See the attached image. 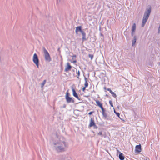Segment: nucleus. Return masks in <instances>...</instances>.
Wrapping results in <instances>:
<instances>
[{"label": "nucleus", "instance_id": "5701e85b", "mask_svg": "<svg viewBox=\"0 0 160 160\" xmlns=\"http://www.w3.org/2000/svg\"><path fill=\"white\" fill-rule=\"evenodd\" d=\"M77 74H78V77H77V78H79V76L80 75V71H78V72H77Z\"/></svg>", "mask_w": 160, "mask_h": 160}, {"label": "nucleus", "instance_id": "c9c22d12", "mask_svg": "<svg viewBox=\"0 0 160 160\" xmlns=\"http://www.w3.org/2000/svg\"><path fill=\"white\" fill-rule=\"evenodd\" d=\"M159 64L160 65V62L159 63Z\"/></svg>", "mask_w": 160, "mask_h": 160}, {"label": "nucleus", "instance_id": "ddd939ff", "mask_svg": "<svg viewBox=\"0 0 160 160\" xmlns=\"http://www.w3.org/2000/svg\"><path fill=\"white\" fill-rule=\"evenodd\" d=\"M119 157L120 160H123L124 159V157L123 154L121 153L119 154Z\"/></svg>", "mask_w": 160, "mask_h": 160}, {"label": "nucleus", "instance_id": "20e7f679", "mask_svg": "<svg viewBox=\"0 0 160 160\" xmlns=\"http://www.w3.org/2000/svg\"><path fill=\"white\" fill-rule=\"evenodd\" d=\"M69 94L67 91L66 92V94L65 95V99L66 100V102L68 103H70L71 102L74 103V99H72L71 97L69 96Z\"/></svg>", "mask_w": 160, "mask_h": 160}, {"label": "nucleus", "instance_id": "f704fd0d", "mask_svg": "<svg viewBox=\"0 0 160 160\" xmlns=\"http://www.w3.org/2000/svg\"><path fill=\"white\" fill-rule=\"evenodd\" d=\"M101 36H103L102 34H101Z\"/></svg>", "mask_w": 160, "mask_h": 160}, {"label": "nucleus", "instance_id": "cd10ccee", "mask_svg": "<svg viewBox=\"0 0 160 160\" xmlns=\"http://www.w3.org/2000/svg\"><path fill=\"white\" fill-rule=\"evenodd\" d=\"M100 107L101 108V110H103V109H104V108H103V107H102V105L101 106V107Z\"/></svg>", "mask_w": 160, "mask_h": 160}, {"label": "nucleus", "instance_id": "4be33fe9", "mask_svg": "<svg viewBox=\"0 0 160 160\" xmlns=\"http://www.w3.org/2000/svg\"><path fill=\"white\" fill-rule=\"evenodd\" d=\"M109 104L112 107H113V103H112V101L111 100H110L109 101Z\"/></svg>", "mask_w": 160, "mask_h": 160}, {"label": "nucleus", "instance_id": "6e6552de", "mask_svg": "<svg viewBox=\"0 0 160 160\" xmlns=\"http://www.w3.org/2000/svg\"><path fill=\"white\" fill-rule=\"evenodd\" d=\"M83 31L82 29V27L81 26H78L76 28L75 30V32L77 34H78V32H80L81 33Z\"/></svg>", "mask_w": 160, "mask_h": 160}, {"label": "nucleus", "instance_id": "393cba45", "mask_svg": "<svg viewBox=\"0 0 160 160\" xmlns=\"http://www.w3.org/2000/svg\"><path fill=\"white\" fill-rule=\"evenodd\" d=\"M102 113L105 112V110L104 109H103L102 110Z\"/></svg>", "mask_w": 160, "mask_h": 160}, {"label": "nucleus", "instance_id": "72a5a7b5", "mask_svg": "<svg viewBox=\"0 0 160 160\" xmlns=\"http://www.w3.org/2000/svg\"><path fill=\"white\" fill-rule=\"evenodd\" d=\"M114 112H115V113L116 114V113H117V112H116L115 110L114 111Z\"/></svg>", "mask_w": 160, "mask_h": 160}, {"label": "nucleus", "instance_id": "0eeeda50", "mask_svg": "<svg viewBox=\"0 0 160 160\" xmlns=\"http://www.w3.org/2000/svg\"><path fill=\"white\" fill-rule=\"evenodd\" d=\"M72 92L73 95L74 97L78 99L79 100H80V98H79L78 95L77 93V92H76V91H75V89L74 88H72Z\"/></svg>", "mask_w": 160, "mask_h": 160}, {"label": "nucleus", "instance_id": "39448f33", "mask_svg": "<svg viewBox=\"0 0 160 160\" xmlns=\"http://www.w3.org/2000/svg\"><path fill=\"white\" fill-rule=\"evenodd\" d=\"M33 61L36 64L37 67H39V59L38 56L36 53H35L34 54L33 57Z\"/></svg>", "mask_w": 160, "mask_h": 160}, {"label": "nucleus", "instance_id": "c85d7f7f", "mask_svg": "<svg viewBox=\"0 0 160 160\" xmlns=\"http://www.w3.org/2000/svg\"><path fill=\"white\" fill-rule=\"evenodd\" d=\"M93 112H91L88 113L89 115H91L93 113Z\"/></svg>", "mask_w": 160, "mask_h": 160}, {"label": "nucleus", "instance_id": "9d476101", "mask_svg": "<svg viewBox=\"0 0 160 160\" xmlns=\"http://www.w3.org/2000/svg\"><path fill=\"white\" fill-rule=\"evenodd\" d=\"M89 126L90 127H92L93 126H96H96L95 125V123L94 121L92 118H91V119Z\"/></svg>", "mask_w": 160, "mask_h": 160}, {"label": "nucleus", "instance_id": "c756f323", "mask_svg": "<svg viewBox=\"0 0 160 160\" xmlns=\"http://www.w3.org/2000/svg\"><path fill=\"white\" fill-rule=\"evenodd\" d=\"M57 2L58 3H59L61 2L60 0H57Z\"/></svg>", "mask_w": 160, "mask_h": 160}, {"label": "nucleus", "instance_id": "9b49d317", "mask_svg": "<svg viewBox=\"0 0 160 160\" xmlns=\"http://www.w3.org/2000/svg\"><path fill=\"white\" fill-rule=\"evenodd\" d=\"M107 90L108 91H109V92H110V93L112 94V96L114 98H116V97H117V95H116V94L114 92H112L111 90V89L109 88H108L107 89Z\"/></svg>", "mask_w": 160, "mask_h": 160}, {"label": "nucleus", "instance_id": "f8f14e48", "mask_svg": "<svg viewBox=\"0 0 160 160\" xmlns=\"http://www.w3.org/2000/svg\"><path fill=\"white\" fill-rule=\"evenodd\" d=\"M81 33L82 34V40L84 41V40H86V35L84 31H83Z\"/></svg>", "mask_w": 160, "mask_h": 160}, {"label": "nucleus", "instance_id": "f03ea898", "mask_svg": "<svg viewBox=\"0 0 160 160\" xmlns=\"http://www.w3.org/2000/svg\"><path fill=\"white\" fill-rule=\"evenodd\" d=\"M151 11H147L145 12L142 24V27H143L144 26L149 17L151 13Z\"/></svg>", "mask_w": 160, "mask_h": 160}, {"label": "nucleus", "instance_id": "bb28decb", "mask_svg": "<svg viewBox=\"0 0 160 160\" xmlns=\"http://www.w3.org/2000/svg\"><path fill=\"white\" fill-rule=\"evenodd\" d=\"M77 62V61L76 60H74V61H73L72 62L73 63H76V62Z\"/></svg>", "mask_w": 160, "mask_h": 160}, {"label": "nucleus", "instance_id": "412c9836", "mask_svg": "<svg viewBox=\"0 0 160 160\" xmlns=\"http://www.w3.org/2000/svg\"><path fill=\"white\" fill-rule=\"evenodd\" d=\"M102 114L103 115V116L105 118H106L107 117V114L105 113H102Z\"/></svg>", "mask_w": 160, "mask_h": 160}, {"label": "nucleus", "instance_id": "423d86ee", "mask_svg": "<svg viewBox=\"0 0 160 160\" xmlns=\"http://www.w3.org/2000/svg\"><path fill=\"white\" fill-rule=\"evenodd\" d=\"M72 68V66L70 65L69 63L68 62L67 63V66L65 67L64 71L67 72L70 70Z\"/></svg>", "mask_w": 160, "mask_h": 160}, {"label": "nucleus", "instance_id": "6ab92c4d", "mask_svg": "<svg viewBox=\"0 0 160 160\" xmlns=\"http://www.w3.org/2000/svg\"><path fill=\"white\" fill-rule=\"evenodd\" d=\"M46 82V80H44L41 83V88H43Z\"/></svg>", "mask_w": 160, "mask_h": 160}, {"label": "nucleus", "instance_id": "b1692460", "mask_svg": "<svg viewBox=\"0 0 160 160\" xmlns=\"http://www.w3.org/2000/svg\"><path fill=\"white\" fill-rule=\"evenodd\" d=\"M116 114L117 115V116L120 118L119 116H120V114L119 112H117L116 113Z\"/></svg>", "mask_w": 160, "mask_h": 160}, {"label": "nucleus", "instance_id": "1a4fd4ad", "mask_svg": "<svg viewBox=\"0 0 160 160\" xmlns=\"http://www.w3.org/2000/svg\"><path fill=\"white\" fill-rule=\"evenodd\" d=\"M135 150L136 152H140L141 151V146L140 144L137 145L135 147Z\"/></svg>", "mask_w": 160, "mask_h": 160}, {"label": "nucleus", "instance_id": "aec40b11", "mask_svg": "<svg viewBox=\"0 0 160 160\" xmlns=\"http://www.w3.org/2000/svg\"><path fill=\"white\" fill-rule=\"evenodd\" d=\"M88 56H89V57L90 58L91 60H92L93 59V56L91 54H89L88 55Z\"/></svg>", "mask_w": 160, "mask_h": 160}, {"label": "nucleus", "instance_id": "7ed1b4c3", "mask_svg": "<svg viewBox=\"0 0 160 160\" xmlns=\"http://www.w3.org/2000/svg\"><path fill=\"white\" fill-rule=\"evenodd\" d=\"M43 48L45 60L48 62H50L51 61V59L49 54L44 47H43Z\"/></svg>", "mask_w": 160, "mask_h": 160}, {"label": "nucleus", "instance_id": "f3484780", "mask_svg": "<svg viewBox=\"0 0 160 160\" xmlns=\"http://www.w3.org/2000/svg\"><path fill=\"white\" fill-rule=\"evenodd\" d=\"M87 78L86 77H85L84 79L85 80V83L84 85H85V87H87L88 86V83L87 82Z\"/></svg>", "mask_w": 160, "mask_h": 160}, {"label": "nucleus", "instance_id": "f257e3e1", "mask_svg": "<svg viewBox=\"0 0 160 160\" xmlns=\"http://www.w3.org/2000/svg\"><path fill=\"white\" fill-rule=\"evenodd\" d=\"M53 149L58 152H61L66 150V148L68 147V144L66 142L65 138L62 136L53 142Z\"/></svg>", "mask_w": 160, "mask_h": 160}, {"label": "nucleus", "instance_id": "a211bd4d", "mask_svg": "<svg viewBox=\"0 0 160 160\" xmlns=\"http://www.w3.org/2000/svg\"><path fill=\"white\" fill-rule=\"evenodd\" d=\"M98 134L99 135H100L102 137H104V138H105L106 137V135H103L102 134V132H99L98 133Z\"/></svg>", "mask_w": 160, "mask_h": 160}, {"label": "nucleus", "instance_id": "dca6fc26", "mask_svg": "<svg viewBox=\"0 0 160 160\" xmlns=\"http://www.w3.org/2000/svg\"><path fill=\"white\" fill-rule=\"evenodd\" d=\"M96 102L97 105L99 107H100L102 105V104L99 101H96Z\"/></svg>", "mask_w": 160, "mask_h": 160}, {"label": "nucleus", "instance_id": "2f4dec72", "mask_svg": "<svg viewBox=\"0 0 160 160\" xmlns=\"http://www.w3.org/2000/svg\"><path fill=\"white\" fill-rule=\"evenodd\" d=\"M86 88V87H83V88H82V90H83V91H84V90H85Z\"/></svg>", "mask_w": 160, "mask_h": 160}, {"label": "nucleus", "instance_id": "7c9ffc66", "mask_svg": "<svg viewBox=\"0 0 160 160\" xmlns=\"http://www.w3.org/2000/svg\"><path fill=\"white\" fill-rule=\"evenodd\" d=\"M135 32H132V35L133 36V34H134Z\"/></svg>", "mask_w": 160, "mask_h": 160}, {"label": "nucleus", "instance_id": "4468645a", "mask_svg": "<svg viewBox=\"0 0 160 160\" xmlns=\"http://www.w3.org/2000/svg\"><path fill=\"white\" fill-rule=\"evenodd\" d=\"M136 37L135 36H134V39L132 41V45L133 46L136 42Z\"/></svg>", "mask_w": 160, "mask_h": 160}, {"label": "nucleus", "instance_id": "2eb2a0df", "mask_svg": "<svg viewBox=\"0 0 160 160\" xmlns=\"http://www.w3.org/2000/svg\"><path fill=\"white\" fill-rule=\"evenodd\" d=\"M136 24L135 23H134L132 27V32H135V30H136Z\"/></svg>", "mask_w": 160, "mask_h": 160}, {"label": "nucleus", "instance_id": "473e14b6", "mask_svg": "<svg viewBox=\"0 0 160 160\" xmlns=\"http://www.w3.org/2000/svg\"><path fill=\"white\" fill-rule=\"evenodd\" d=\"M149 9H148V10H150L151 9V7L150 6H149Z\"/></svg>", "mask_w": 160, "mask_h": 160}, {"label": "nucleus", "instance_id": "a878e982", "mask_svg": "<svg viewBox=\"0 0 160 160\" xmlns=\"http://www.w3.org/2000/svg\"><path fill=\"white\" fill-rule=\"evenodd\" d=\"M76 57V55H73V56H72V59H74V58H75Z\"/></svg>", "mask_w": 160, "mask_h": 160}]
</instances>
